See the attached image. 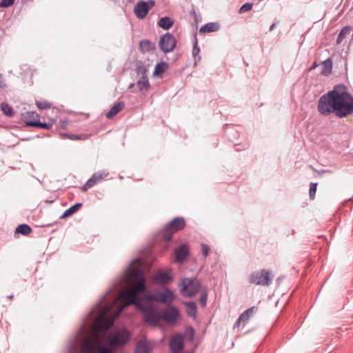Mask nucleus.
Segmentation results:
<instances>
[{
    "instance_id": "1",
    "label": "nucleus",
    "mask_w": 353,
    "mask_h": 353,
    "mask_svg": "<svg viewBox=\"0 0 353 353\" xmlns=\"http://www.w3.org/2000/svg\"><path fill=\"white\" fill-rule=\"evenodd\" d=\"M318 109L325 116L332 112L338 117L349 116L353 113V96L349 94L344 85H336L319 98Z\"/></svg>"
},
{
    "instance_id": "2",
    "label": "nucleus",
    "mask_w": 353,
    "mask_h": 353,
    "mask_svg": "<svg viewBox=\"0 0 353 353\" xmlns=\"http://www.w3.org/2000/svg\"><path fill=\"white\" fill-rule=\"evenodd\" d=\"M138 261L139 259L133 260L128 267V272L132 274L135 281H133L127 296L130 305H134L137 310L142 311L143 314L145 303L151 302V294L139 295L140 292H147L148 288L146 285V279L143 276L141 266H136L135 268L134 266L135 262H138Z\"/></svg>"
},
{
    "instance_id": "3",
    "label": "nucleus",
    "mask_w": 353,
    "mask_h": 353,
    "mask_svg": "<svg viewBox=\"0 0 353 353\" xmlns=\"http://www.w3.org/2000/svg\"><path fill=\"white\" fill-rule=\"evenodd\" d=\"M274 274L268 269H261L256 272H252L248 276V282L261 286H270L272 283Z\"/></svg>"
},
{
    "instance_id": "4",
    "label": "nucleus",
    "mask_w": 353,
    "mask_h": 353,
    "mask_svg": "<svg viewBox=\"0 0 353 353\" xmlns=\"http://www.w3.org/2000/svg\"><path fill=\"white\" fill-rule=\"evenodd\" d=\"M130 332L126 327H123L114 333L109 334L107 342L112 347H123L130 340Z\"/></svg>"
},
{
    "instance_id": "5",
    "label": "nucleus",
    "mask_w": 353,
    "mask_h": 353,
    "mask_svg": "<svg viewBox=\"0 0 353 353\" xmlns=\"http://www.w3.org/2000/svg\"><path fill=\"white\" fill-rule=\"evenodd\" d=\"M148 303H145L143 307V319L151 326H158L161 320V312L153 305H148Z\"/></svg>"
},
{
    "instance_id": "6",
    "label": "nucleus",
    "mask_w": 353,
    "mask_h": 353,
    "mask_svg": "<svg viewBox=\"0 0 353 353\" xmlns=\"http://www.w3.org/2000/svg\"><path fill=\"white\" fill-rule=\"evenodd\" d=\"M181 292L186 296L192 297L196 293L200 291L201 283L198 279L194 278H184L181 283Z\"/></svg>"
},
{
    "instance_id": "7",
    "label": "nucleus",
    "mask_w": 353,
    "mask_h": 353,
    "mask_svg": "<svg viewBox=\"0 0 353 353\" xmlns=\"http://www.w3.org/2000/svg\"><path fill=\"white\" fill-rule=\"evenodd\" d=\"M176 295L174 294V292H172V289H170V288H165L163 292H161V290H155L153 294H151L150 299L151 302L157 301V302L167 303L168 305V303H172Z\"/></svg>"
},
{
    "instance_id": "8",
    "label": "nucleus",
    "mask_w": 353,
    "mask_h": 353,
    "mask_svg": "<svg viewBox=\"0 0 353 353\" xmlns=\"http://www.w3.org/2000/svg\"><path fill=\"white\" fill-rule=\"evenodd\" d=\"M155 4L154 1H139L134 8V12L138 18H145L148 14L150 8L154 7Z\"/></svg>"
},
{
    "instance_id": "9",
    "label": "nucleus",
    "mask_w": 353,
    "mask_h": 353,
    "mask_svg": "<svg viewBox=\"0 0 353 353\" xmlns=\"http://www.w3.org/2000/svg\"><path fill=\"white\" fill-rule=\"evenodd\" d=\"M176 39L173 34L165 33L159 41V47L163 52H171L176 47Z\"/></svg>"
},
{
    "instance_id": "10",
    "label": "nucleus",
    "mask_w": 353,
    "mask_h": 353,
    "mask_svg": "<svg viewBox=\"0 0 353 353\" xmlns=\"http://www.w3.org/2000/svg\"><path fill=\"white\" fill-rule=\"evenodd\" d=\"M180 316V312L176 306L171 305L168 309L161 312V320L168 323H174Z\"/></svg>"
},
{
    "instance_id": "11",
    "label": "nucleus",
    "mask_w": 353,
    "mask_h": 353,
    "mask_svg": "<svg viewBox=\"0 0 353 353\" xmlns=\"http://www.w3.org/2000/svg\"><path fill=\"white\" fill-rule=\"evenodd\" d=\"M108 174V171H98L97 172H95L82 186V190L86 191L88 188H90V187H92L94 184L97 183L99 181H101L103 178L107 177Z\"/></svg>"
},
{
    "instance_id": "12",
    "label": "nucleus",
    "mask_w": 353,
    "mask_h": 353,
    "mask_svg": "<svg viewBox=\"0 0 353 353\" xmlns=\"http://www.w3.org/2000/svg\"><path fill=\"white\" fill-rule=\"evenodd\" d=\"M173 276L169 272H163L161 270L157 274H154L152 276V281L154 283H159V285H166L172 281Z\"/></svg>"
},
{
    "instance_id": "13",
    "label": "nucleus",
    "mask_w": 353,
    "mask_h": 353,
    "mask_svg": "<svg viewBox=\"0 0 353 353\" xmlns=\"http://www.w3.org/2000/svg\"><path fill=\"white\" fill-rule=\"evenodd\" d=\"M190 254V250L187 244H182L174 249V256L176 262L182 263Z\"/></svg>"
},
{
    "instance_id": "14",
    "label": "nucleus",
    "mask_w": 353,
    "mask_h": 353,
    "mask_svg": "<svg viewBox=\"0 0 353 353\" xmlns=\"http://www.w3.org/2000/svg\"><path fill=\"white\" fill-rule=\"evenodd\" d=\"M170 347L172 352L179 353L184 348L183 338L181 335H175L170 342Z\"/></svg>"
},
{
    "instance_id": "15",
    "label": "nucleus",
    "mask_w": 353,
    "mask_h": 353,
    "mask_svg": "<svg viewBox=\"0 0 353 353\" xmlns=\"http://www.w3.org/2000/svg\"><path fill=\"white\" fill-rule=\"evenodd\" d=\"M22 119L27 125H34L38 127V121L40 119V115L34 111H28L22 114Z\"/></svg>"
},
{
    "instance_id": "16",
    "label": "nucleus",
    "mask_w": 353,
    "mask_h": 353,
    "mask_svg": "<svg viewBox=\"0 0 353 353\" xmlns=\"http://www.w3.org/2000/svg\"><path fill=\"white\" fill-rule=\"evenodd\" d=\"M152 349L150 341L148 339H141L137 341L134 352V353H150Z\"/></svg>"
},
{
    "instance_id": "17",
    "label": "nucleus",
    "mask_w": 353,
    "mask_h": 353,
    "mask_svg": "<svg viewBox=\"0 0 353 353\" xmlns=\"http://www.w3.org/2000/svg\"><path fill=\"white\" fill-rule=\"evenodd\" d=\"M255 310H257V307L256 306H250V307H248L246 309V310H244V312L242 314H240L239 318L234 323V327H236V326L239 327L240 326L241 323H245L247 321L250 319L251 316H252L253 313L254 312Z\"/></svg>"
},
{
    "instance_id": "18",
    "label": "nucleus",
    "mask_w": 353,
    "mask_h": 353,
    "mask_svg": "<svg viewBox=\"0 0 353 353\" xmlns=\"http://www.w3.org/2000/svg\"><path fill=\"white\" fill-rule=\"evenodd\" d=\"M97 350V347L92 339H85L82 341L79 347L80 353H94Z\"/></svg>"
},
{
    "instance_id": "19",
    "label": "nucleus",
    "mask_w": 353,
    "mask_h": 353,
    "mask_svg": "<svg viewBox=\"0 0 353 353\" xmlns=\"http://www.w3.org/2000/svg\"><path fill=\"white\" fill-rule=\"evenodd\" d=\"M32 232L31 226L28 224H20L17 226L14 230V236L18 237L19 234H23V236H28L30 233Z\"/></svg>"
},
{
    "instance_id": "20",
    "label": "nucleus",
    "mask_w": 353,
    "mask_h": 353,
    "mask_svg": "<svg viewBox=\"0 0 353 353\" xmlns=\"http://www.w3.org/2000/svg\"><path fill=\"white\" fill-rule=\"evenodd\" d=\"M124 107L125 103L123 101L117 102L107 112L106 117L108 118H112V117L116 116V114H118L120 110H122L123 108H124Z\"/></svg>"
},
{
    "instance_id": "21",
    "label": "nucleus",
    "mask_w": 353,
    "mask_h": 353,
    "mask_svg": "<svg viewBox=\"0 0 353 353\" xmlns=\"http://www.w3.org/2000/svg\"><path fill=\"white\" fill-rule=\"evenodd\" d=\"M185 305H186V312L188 316L196 319V314L198 312V307L195 301H185Z\"/></svg>"
},
{
    "instance_id": "22",
    "label": "nucleus",
    "mask_w": 353,
    "mask_h": 353,
    "mask_svg": "<svg viewBox=\"0 0 353 353\" xmlns=\"http://www.w3.org/2000/svg\"><path fill=\"white\" fill-rule=\"evenodd\" d=\"M220 25L217 22H209L199 29L201 33H210V32H216L219 28Z\"/></svg>"
},
{
    "instance_id": "23",
    "label": "nucleus",
    "mask_w": 353,
    "mask_h": 353,
    "mask_svg": "<svg viewBox=\"0 0 353 353\" xmlns=\"http://www.w3.org/2000/svg\"><path fill=\"white\" fill-rule=\"evenodd\" d=\"M168 69V63L167 62H164V61H162L161 62H159V63H157L153 75H157V77H161L162 74H163L164 72Z\"/></svg>"
},
{
    "instance_id": "24",
    "label": "nucleus",
    "mask_w": 353,
    "mask_h": 353,
    "mask_svg": "<svg viewBox=\"0 0 353 353\" xmlns=\"http://www.w3.org/2000/svg\"><path fill=\"white\" fill-rule=\"evenodd\" d=\"M139 48L142 52H149L155 48L154 43L148 40H142L139 42Z\"/></svg>"
},
{
    "instance_id": "25",
    "label": "nucleus",
    "mask_w": 353,
    "mask_h": 353,
    "mask_svg": "<svg viewBox=\"0 0 353 353\" xmlns=\"http://www.w3.org/2000/svg\"><path fill=\"white\" fill-rule=\"evenodd\" d=\"M81 203H77V204L72 205L69 208V209H67L62 215H61L60 218L66 219V217H68V216H70V214H72L74 212L78 211V210L81 208Z\"/></svg>"
},
{
    "instance_id": "26",
    "label": "nucleus",
    "mask_w": 353,
    "mask_h": 353,
    "mask_svg": "<svg viewBox=\"0 0 353 353\" xmlns=\"http://www.w3.org/2000/svg\"><path fill=\"white\" fill-rule=\"evenodd\" d=\"M150 84L149 83L148 79L146 74H144L139 80L137 81V87L139 90H147L149 88Z\"/></svg>"
},
{
    "instance_id": "27",
    "label": "nucleus",
    "mask_w": 353,
    "mask_h": 353,
    "mask_svg": "<svg viewBox=\"0 0 353 353\" xmlns=\"http://www.w3.org/2000/svg\"><path fill=\"white\" fill-rule=\"evenodd\" d=\"M174 21L170 17H161L159 21V27L163 28V29H169V28L173 26Z\"/></svg>"
},
{
    "instance_id": "28",
    "label": "nucleus",
    "mask_w": 353,
    "mask_h": 353,
    "mask_svg": "<svg viewBox=\"0 0 353 353\" xmlns=\"http://www.w3.org/2000/svg\"><path fill=\"white\" fill-rule=\"evenodd\" d=\"M185 225V221H169L167 224L168 228H172L175 231L183 230Z\"/></svg>"
},
{
    "instance_id": "29",
    "label": "nucleus",
    "mask_w": 353,
    "mask_h": 353,
    "mask_svg": "<svg viewBox=\"0 0 353 353\" xmlns=\"http://www.w3.org/2000/svg\"><path fill=\"white\" fill-rule=\"evenodd\" d=\"M321 66L323 74L327 75L331 73L332 68V62L331 60L323 61L321 63Z\"/></svg>"
},
{
    "instance_id": "30",
    "label": "nucleus",
    "mask_w": 353,
    "mask_h": 353,
    "mask_svg": "<svg viewBox=\"0 0 353 353\" xmlns=\"http://www.w3.org/2000/svg\"><path fill=\"white\" fill-rule=\"evenodd\" d=\"M351 27L350 26H345L342 28L340 33L338 34L336 42L338 44H340L343 39H344L345 37H346L347 34L350 33L351 32Z\"/></svg>"
},
{
    "instance_id": "31",
    "label": "nucleus",
    "mask_w": 353,
    "mask_h": 353,
    "mask_svg": "<svg viewBox=\"0 0 353 353\" xmlns=\"http://www.w3.org/2000/svg\"><path fill=\"white\" fill-rule=\"evenodd\" d=\"M1 110H3L4 114H6V116H14L15 114V111L13 109V108H11L8 103H1Z\"/></svg>"
},
{
    "instance_id": "32",
    "label": "nucleus",
    "mask_w": 353,
    "mask_h": 353,
    "mask_svg": "<svg viewBox=\"0 0 353 353\" xmlns=\"http://www.w3.org/2000/svg\"><path fill=\"white\" fill-rule=\"evenodd\" d=\"M194 334L195 330L192 327H187L184 332V335L187 337L189 341H194Z\"/></svg>"
},
{
    "instance_id": "33",
    "label": "nucleus",
    "mask_w": 353,
    "mask_h": 353,
    "mask_svg": "<svg viewBox=\"0 0 353 353\" xmlns=\"http://www.w3.org/2000/svg\"><path fill=\"white\" fill-rule=\"evenodd\" d=\"M37 106L40 108V110H46V108H50L52 103L51 102L46 101V100H39V101H37Z\"/></svg>"
},
{
    "instance_id": "34",
    "label": "nucleus",
    "mask_w": 353,
    "mask_h": 353,
    "mask_svg": "<svg viewBox=\"0 0 353 353\" xmlns=\"http://www.w3.org/2000/svg\"><path fill=\"white\" fill-rule=\"evenodd\" d=\"M317 185H318V183H311L310 184L309 195L312 199H314V198H315V196H316Z\"/></svg>"
},
{
    "instance_id": "35",
    "label": "nucleus",
    "mask_w": 353,
    "mask_h": 353,
    "mask_svg": "<svg viewBox=\"0 0 353 353\" xmlns=\"http://www.w3.org/2000/svg\"><path fill=\"white\" fill-rule=\"evenodd\" d=\"M208 296V292H206V290H204L201 294L200 298H199V301H200L201 305L202 307L207 306Z\"/></svg>"
},
{
    "instance_id": "36",
    "label": "nucleus",
    "mask_w": 353,
    "mask_h": 353,
    "mask_svg": "<svg viewBox=\"0 0 353 353\" xmlns=\"http://www.w3.org/2000/svg\"><path fill=\"white\" fill-rule=\"evenodd\" d=\"M54 120H51L49 123H41L40 120L38 121V127H41V128H46V130H49L52 127L54 123Z\"/></svg>"
},
{
    "instance_id": "37",
    "label": "nucleus",
    "mask_w": 353,
    "mask_h": 353,
    "mask_svg": "<svg viewBox=\"0 0 353 353\" xmlns=\"http://www.w3.org/2000/svg\"><path fill=\"white\" fill-rule=\"evenodd\" d=\"M253 5L252 3H250V2H247V3H244L241 7L239 8V12L240 13H244V12H248V10H250L252 9Z\"/></svg>"
},
{
    "instance_id": "38",
    "label": "nucleus",
    "mask_w": 353,
    "mask_h": 353,
    "mask_svg": "<svg viewBox=\"0 0 353 353\" xmlns=\"http://www.w3.org/2000/svg\"><path fill=\"white\" fill-rule=\"evenodd\" d=\"M137 72L138 74H141V77H143V75L146 74L147 68L144 65H139L137 68Z\"/></svg>"
},
{
    "instance_id": "39",
    "label": "nucleus",
    "mask_w": 353,
    "mask_h": 353,
    "mask_svg": "<svg viewBox=\"0 0 353 353\" xmlns=\"http://www.w3.org/2000/svg\"><path fill=\"white\" fill-rule=\"evenodd\" d=\"M201 250L204 257H207L210 253V246L208 245V244H201Z\"/></svg>"
},
{
    "instance_id": "40",
    "label": "nucleus",
    "mask_w": 353,
    "mask_h": 353,
    "mask_svg": "<svg viewBox=\"0 0 353 353\" xmlns=\"http://www.w3.org/2000/svg\"><path fill=\"white\" fill-rule=\"evenodd\" d=\"M14 0H1V7H9L14 4Z\"/></svg>"
},
{
    "instance_id": "41",
    "label": "nucleus",
    "mask_w": 353,
    "mask_h": 353,
    "mask_svg": "<svg viewBox=\"0 0 353 353\" xmlns=\"http://www.w3.org/2000/svg\"><path fill=\"white\" fill-rule=\"evenodd\" d=\"M98 353H113V352L108 347H99Z\"/></svg>"
},
{
    "instance_id": "42",
    "label": "nucleus",
    "mask_w": 353,
    "mask_h": 353,
    "mask_svg": "<svg viewBox=\"0 0 353 353\" xmlns=\"http://www.w3.org/2000/svg\"><path fill=\"white\" fill-rule=\"evenodd\" d=\"M172 238V234H170V232H165L163 236V239L165 241H171Z\"/></svg>"
},
{
    "instance_id": "43",
    "label": "nucleus",
    "mask_w": 353,
    "mask_h": 353,
    "mask_svg": "<svg viewBox=\"0 0 353 353\" xmlns=\"http://www.w3.org/2000/svg\"><path fill=\"white\" fill-rule=\"evenodd\" d=\"M25 73H27L28 74H30V77H32L33 74L34 73V70L31 68H27L26 70H24Z\"/></svg>"
},
{
    "instance_id": "44",
    "label": "nucleus",
    "mask_w": 353,
    "mask_h": 353,
    "mask_svg": "<svg viewBox=\"0 0 353 353\" xmlns=\"http://www.w3.org/2000/svg\"><path fill=\"white\" fill-rule=\"evenodd\" d=\"M199 52H200V48H199V47L197 46V43H195V45L193 48L192 54L194 55H196V54H199Z\"/></svg>"
},
{
    "instance_id": "45",
    "label": "nucleus",
    "mask_w": 353,
    "mask_h": 353,
    "mask_svg": "<svg viewBox=\"0 0 353 353\" xmlns=\"http://www.w3.org/2000/svg\"><path fill=\"white\" fill-rule=\"evenodd\" d=\"M54 225V223H50L49 224H42V223H38L36 224L37 227H50V225Z\"/></svg>"
},
{
    "instance_id": "46",
    "label": "nucleus",
    "mask_w": 353,
    "mask_h": 353,
    "mask_svg": "<svg viewBox=\"0 0 353 353\" xmlns=\"http://www.w3.org/2000/svg\"><path fill=\"white\" fill-rule=\"evenodd\" d=\"M172 221H184L183 218H174L172 219Z\"/></svg>"
},
{
    "instance_id": "47",
    "label": "nucleus",
    "mask_w": 353,
    "mask_h": 353,
    "mask_svg": "<svg viewBox=\"0 0 353 353\" xmlns=\"http://www.w3.org/2000/svg\"><path fill=\"white\" fill-rule=\"evenodd\" d=\"M275 27V23H272V25L270 27V30H272Z\"/></svg>"
},
{
    "instance_id": "48",
    "label": "nucleus",
    "mask_w": 353,
    "mask_h": 353,
    "mask_svg": "<svg viewBox=\"0 0 353 353\" xmlns=\"http://www.w3.org/2000/svg\"><path fill=\"white\" fill-rule=\"evenodd\" d=\"M82 138L83 137H75V135H72V137H70V138Z\"/></svg>"
},
{
    "instance_id": "49",
    "label": "nucleus",
    "mask_w": 353,
    "mask_h": 353,
    "mask_svg": "<svg viewBox=\"0 0 353 353\" xmlns=\"http://www.w3.org/2000/svg\"><path fill=\"white\" fill-rule=\"evenodd\" d=\"M12 297H13V295H10V296H8L9 299H12Z\"/></svg>"
}]
</instances>
